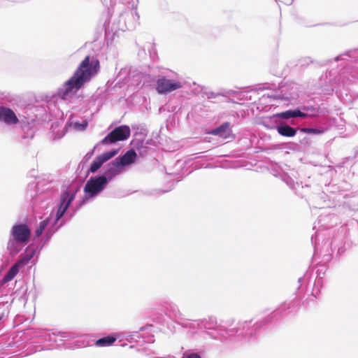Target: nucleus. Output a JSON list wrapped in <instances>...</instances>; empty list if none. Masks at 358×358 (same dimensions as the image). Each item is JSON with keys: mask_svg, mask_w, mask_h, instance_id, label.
Returning <instances> with one entry per match:
<instances>
[{"mask_svg": "<svg viewBox=\"0 0 358 358\" xmlns=\"http://www.w3.org/2000/svg\"><path fill=\"white\" fill-rule=\"evenodd\" d=\"M100 71V62L96 57L86 56L80 63L73 75L64 84V89L59 91L62 99L70 94H74L82 89L85 84L90 82L92 77Z\"/></svg>", "mask_w": 358, "mask_h": 358, "instance_id": "nucleus-1", "label": "nucleus"}, {"mask_svg": "<svg viewBox=\"0 0 358 358\" xmlns=\"http://www.w3.org/2000/svg\"><path fill=\"white\" fill-rule=\"evenodd\" d=\"M108 179L106 176H96L90 178L86 182L84 192L90 197H94L99 194L107 185Z\"/></svg>", "mask_w": 358, "mask_h": 358, "instance_id": "nucleus-2", "label": "nucleus"}, {"mask_svg": "<svg viewBox=\"0 0 358 358\" xmlns=\"http://www.w3.org/2000/svg\"><path fill=\"white\" fill-rule=\"evenodd\" d=\"M182 87L180 81L168 79L164 76L159 78L156 82V91L159 94L171 93Z\"/></svg>", "mask_w": 358, "mask_h": 358, "instance_id": "nucleus-3", "label": "nucleus"}, {"mask_svg": "<svg viewBox=\"0 0 358 358\" xmlns=\"http://www.w3.org/2000/svg\"><path fill=\"white\" fill-rule=\"evenodd\" d=\"M131 134V130L127 125H122L116 127L110 132L103 139L101 140L102 144L114 143L117 141L127 139Z\"/></svg>", "mask_w": 358, "mask_h": 358, "instance_id": "nucleus-4", "label": "nucleus"}, {"mask_svg": "<svg viewBox=\"0 0 358 358\" xmlns=\"http://www.w3.org/2000/svg\"><path fill=\"white\" fill-rule=\"evenodd\" d=\"M13 239L20 243H27L31 236V230L25 224H15L11 229Z\"/></svg>", "mask_w": 358, "mask_h": 358, "instance_id": "nucleus-5", "label": "nucleus"}, {"mask_svg": "<svg viewBox=\"0 0 358 358\" xmlns=\"http://www.w3.org/2000/svg\"><path fill=\"white\" fill-rule=\"evenodd\" d=\"M76 191L73 193H70L68 190L62 193L60 206L57 213V220H59L65 213L66 209L69 208L71 202L73 200Z\"/></svg>", "mask_w": 358, "mask_h": 358, "instance_id": "nucleus-6", "label": "nucleus"}, {"mask_svg": "<svg viewBox=\"0 0 358 358\" xmlns=\"http://www.w3.org/2000/svg\"><path fill=\"white\" fill-rule=\"evenodd\" d=\"M117 153V151L115 150H111L110 152H105L101 155H99L96 157V159L91 164L90 171L92 173L96 172L102 164L106 161L110 159L114 156H115Z\"/></svg>", "mask_w": 358, "mask_h": 358, "instance_id": "nucleus-7", "label": "nucleus"}, {"mask_svg": "<svg viewBox=\"0 0 358 358\" xmlns=\"http://www.w3.org/2000/svg\"><path fill=\"white\" fill-rule=\"evenodd\" d=\"M0 121L6 124H16L19 122V119L15 113L9 108L0 106Z\"/></svg>", "mask_w": 358, "mask_h": 358, "instance_id": "nucleus-8", "label": "nucleus"}, {"mask_svg": "<svg viewBox=\"0 0 358 358\" xmlns=\"http://www.w3.org/2000/svg\"><path fill=\"white\" fill-rule=\"evenodd\" d=\"M136 153L134 150L127 151L123 156L117 157L115 159V163L119 164L121 166H127L133 164L136 159Z\"/></svg>", "mask_w": 358, "mask_h": 358, "instance_id": "nucleus-9", "label": "nucleus"}, {"mask_svg": "<svg viewBox=\"0 0 358 358\" xmlns=\"http://www.w3.org/2000/svg\"><path fill=\"white\" fill-rule=\"evenodd\" d=\"M209 134L214 136H219L224 139L230 138L231 136V131L229 129V123H223L217 128L213 129L209 132Z\"/></svg>", "mask_w": 358, "mask_h": 358, "instance_id": "nucleus-10", "label": "nucleus"}, {"mask_svg": "<svg viewBox=\"0 0 358 358\" xmlns=\"http://www.w3.org/2000/svg\"><path fill=\"white\" fill-rule=\"evenodd\" d=\"M121 171L120 166L119 164L115 163V159L108 164L107 169L105 172L106 178L111 179Z\"/></svg>", "mask_w": 358, "mask_h": 358, "instance_id": "nucleus-11", "label": "nucleus"}, {"mask_svg": "<svg viewBox=\"0 0 358 358\" xmlns=\"http://www.w3.org/2000/svg\"><path fill=\"white\" fill-rule=\"evenodd\" d=\"M275 116L282 118V119L288 120L289 118L296 117H306L307 114L301 112L299 110H287L285 112H281V113H277Z\"/></svg>", "mask_w": 358, "mask_h": 358, "instance_id": "nucleus-12", "label": "nucleus"}, {"mask_svg": "<svg viewBox=\"0 0 358 358\" xmlns=\"http://www.w3.org/2000/svg\"><path fill=\"white\" fill-rule=\"evenodd\" d=\"M277 131L280 135L286 137H292L296 134V129L288 125L278 126Z\"/></svg>", "mask_w": 358, "mask_h": 358, "instance_id": "nucleus-13", "label": "nucleus"}, {"mask_svg": "<svg viewBox=\"0 0 358 358\" xmlns=\"http://www.w3.org/2000/svg\"><path fill=\"white\" fill-rule=\"evenodd\" d=\"M117 340L115 336L109 335L96 341L95 345L98 347H106L112 345Z\"/></svg>", "mask_w": 358, "mask_h": 358, "instance_id": "nucleus-14", "label": "nucleus"}, {"mask_svg": "<svg viewBox=\"0 0 358 358\" xmlns=\"http://www.w3.org/2000/svg\"><path fill=\"white\" fill-rule=\"evenodd\" d=\"M19 267L20 265H18L17 263L13 264L3 278L2 282L6 283L12 280L19 272Z\"/></svg>", "mask_w": 358, "mask_h": 358, "instance_id": "nucleus-15", "label": "nucleus"}, {"mask_svg": "<svg viewBox=\"0 0 358 358\" xmlns=\"http://www.w3.org/2000/svg\"><path fill=\"white\" fill-rule=\"evenodd\" d=\"M34 255V251L27 249L25 252L20 256L19 260L16 262L18 265L27 264Z\"/></svg>", "mask_w": 358, "mask_h": 358, "instance_id": "nucleus-16", "label": "nucleus"}, {"mask_svg": "<svg viewBox=\"0 0 358 358\" xmlns=\"http://www.w3.org/2000/svg\"><path fill=\"white\" fill-rule=\"evenodd\" d=\"M49 223L48 220H43L40 222L39 227L36 229L35 234L36 237H39L43 232L45 227L48 226Z\"/></svg>", "mask_w": 358, "mask_h": 358, "instance_id": "nucleus-17", "label": "nucleus"}, {"mask_svg": "<svg viewBox=\"0 0 358 358\" xmlns=\"http://www.w3.org/2000/svg\"><path fill=\"white\" fill-rule=\"evenodd\" d=\"M87 125H88V123L86 121H85L83 124H76V126L79 127V128L82 130L85 129L86 127H87Z\"/></svg>", "mask_w": 358, "mask_h": 358, "instance_id": "nucleus-18", "label": "nucleus"}, {"mask_svg": "<svg viewBox=\"0 0 358 358\" xmlns=\"http://www.w3.org/2000/svg\"><path fill=\"white\" fill-rule=\"evenodd\" d=\"M187 358H201L197 353H192Z\"/></svg>", "mask_w": 358, "mask_h": 358, "instance_id": "nucleus-19", "label": "nucleus"}, {"mask_svg": "<svg viewBox=\"0 0 358 358\" xmlns=\"http://www.w3.org/2000/svg\"><path fill=\"white\" fill-rule=\"evenodd\" d=\"M308 131H313V133H317L316 129H308Z\"/></svg>", "mask_w": 358, "mask_h": 358, "instance_id": "nucleus-20", "label": "nucleus"}]
</instances>
